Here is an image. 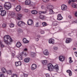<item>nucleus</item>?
<instances>
[{
  "instance_id": "obj_34",
  "label": "nucleus",
  "mask_w": 77,
  "mask_h": 77,
  "mask_svg": "<svg viewBox=\"0 0 77 77\" xmlns=\"http://www.w3.org/2000/svg\"><path fill=\"white\" fill-rule=\"evenodd\" d=\"M43 27H45L47 26V24L46 22H44L42 23Z\"/></svg>"
},
{
  "instance_id": "obj_38",
  "label": "nucleus",
  "mask_w": 77,
  "mask_h": 77,
  "mask_svg": "<svg viewBox=\"0 0 77 77\" xmlns=\"http://www.w3.org/2000/svg\"><path fill=\"white\" fill-rule=\"evenodd\" d=\"M39 22L36 23L35 26L37 27H39Z\"/></svg>"
},
{
  "instance_id": "obj_50",
  "label": "nucleus",
  "mask_w": 77,
  "mask_h": 77,
  "mask_svg": "<svg viewBox=\"0 0 77 77\" xmlns=\"http://www.w3.org/2000/svg\"><path fill=\"white\" fill-rule=\"evenodd\" d=\"M11 15H15V13H14L12 12V13H11Z\"/></svg>"
},
{
  "instance_id": "obj_42",
  "label": "nucleus",
  "mask_w": 77,
  "mask_h": 77,
  "mask_svg": "<svg viewBox=\"0 0 77 77\" xmlns=\"http://www.w3.org/2000/svg\"><path fill=\"white\" fill-rule=\"evenodd\" d=\"M46 77H50V74L48 73L46 74Z\"/></svg>"
},
{
  "instance_id": "obj_5",
  "label": "nucleus",
  "mask_w": 77,
  "mask_h": 77,
  "mask_svg": "<svg viewBox=\"0 0 77 77\" xmlns=\"http://www.w3.org/2000/svg\"><path fill=\"white\" fill-rule=\"evenodd\" d=\"M17 24L19 26H23L25 24V23L22 21H20L18 22Z\"/></svg>"
},
{
  "instance_id": "obj_58",
  "label": "nucleus",
  "mask_w": 77,
  "mask_h": 77,
  "mask_svg": "<svg viewBox=\"0 0 77 77\" xmlns=\"http://www.w3.org/2000/svg\"><path fill=\"white\" fill-rule=\"evenodd\" d=\"M69 61H70V63H72V60H71L70 59V60Z\"/></svg>"
},
{
  "instance_id": "obj_52",
  "label": "nucleus",
  "mask_w": 77,
  "mask_h": 77,
  "mask_svg": "<svg viewBox=\"0 0 77 77\" xmlns=\"http://www.w3.org/2000/svg\"><path fill=\"white\" fill-rule=\"evenodd\" d=\"M35 40H36V41L38 42L39 41V38H37Z\"/></svg>"
},
{
  "instance_id": "obj_3",
  "label": "nucleus",
  "mask_w": 77,
  "mask_h": 77,
  "mask_svg": "<svg viewBox=\"0 0 77 77\" xmlns=\"http://www.w3.org/2000/svg\"><path fill=\"white\" fill-rule=\"evenodd\" d=\"M4 6L6 10L8 11L9 9L11 8V4L8 2H5L4 5Z\"/></svg>"
},
{
  "instance_id": "obj_28",
  "label": "nucleus",
  "mask_w": 77,
  "mask_h": 77,
  "mask_svg": "<svg viewBox=\"0 0 77 77\" xmlns=\"http://www.w3.org/2000/svg\"><path fill=\"white\" fill-rule=\"evenodd\" d=\"M7 72L8 75H11L12 73V71L11 70H8L7 71Z\"/></svg>"
},
{
  "instance_id": "obj_2",
  "label": "nucleus",
  "mask_w": 77,
  "mask_h": 77,
  "mask_svg": "<svg viewBox=\"0 0 77 77\" xmlns=\"http://www.w3.org/2000/svg\"><path fill=\"white\" fill-rule=\"evenodd\" d=\"M4 40L6 44H10L12 42V39L9 35H5L4 37Z\"/></svg>"
},
{
  "instance_id": "obj_47",
  "label": "nucleus",
  "mask_w": 77,
  "mask_h": 77,
  "mask_svg": "<svg viewBox=\"0 0 77 77\" xmlns=\"http://www.w3.org/2000/svg\"><path fill=\"white\" fill-rule=\"evenodd\" d=\"M24 77H27V76H28V75H27V74H24Z\"/></svg>"
},
{
  "instance_id": "obj_56",
  "label": "nucleus",
  "mask_w": 77,
  "mask_h": 77,
  "mask_svg": "<svg viewBox=\"0 0 77 77\" xmlns=\"http://www.w3.org/2000/svg\"><path fill=\"white\" fill-rule=\"evenodd\" d=\"M37 37L38 38H40V37H41V36H40V35H38L37 36Z\"/></svg>"
},
{
  "instance_id": "obj_22",
  "label": "nucleus",
  "mask_w": 77,
  "mask_h": 77,
  "mask_svg": "<svg viewBox=\"0 0 77 77\" xmlns=\"http://www.w3.org/2000/svg\"><path fill=\"white\" fill-rule=\"evenodd\" d=\"M23 15L21 14H18L17 19L19 20H21V18L22 17Z\"/></svg>"
},
{
  "instance_id": "obj_1",
  "label": "nucleus",
  "mask_w": 77,
  "mask_h": 77,
  "mask_svg": "<svg viewBox=\"0 0 77 77\" xmlns=\"http://www.w3.org/2000/svg\"><path fill=\"white\" fill-rule=\"evenodd\" d=\"M48 70L49 71H53L54 68H55V69L57 71L59 70V67L58 65H55V66L54 67L52 64L49 63L48 64Z\"/></svg>"
},
{
  "instance_id": "obj_46",
  "label": "nucleus",
  "mask_w": 77,
  "mask_h": 77,
  "mask_svg": "<svg viewBox=\"0 0 77 77\" xmlns=\"http://www.w3.org/2000/svg\"><path fill=\"white\" fill-rule=\"evenodd\" d=\"M0 77H5L3 74H1L0 75Z\"/></svg>"
},
{
  "instance_id": "obj_27",
  "label": "nucleus",
  "mask_w": 77,
  "mask_h": 77,
  "mask_svg": "<svg viewBox=\"0 0 77 77\" xmlns=\"http://www.w3.org/2000/svg\"><path fill=\"white\" fill-rule=\"evenodd\" d=\"M39 18L40 19H41V20H44L45 19V16L43 15H41L39 16Z\"/></svg>"
},
{
  "instance_id": "obj_61",
  "label": "nucleus",
  "mask_w": 77,
  "mask_h": 77,
  "mask_svg": "<svg viewBox=\"0 0 77 77\" xmlns=\"http://www.w3.org/2000/svg\"><path fill=\"white\" fill-rule=\"evenodd\" d=\"M11 1H12V2H14V1H15V0H11Z\"/></svg>"
},
{
  "instance_id": "obj_41",
  "label": "nucleus",
  "mask_w": 77,
  "mask_h": 77,
  "mask_svg": "<svg viewBox=\"0 0 77 77\" xmlns=\"http://www.w3.org/2000/svg\"><path fill=\"white\" fill-rule=\"evenodd\" d=\"M2 10H3V7L1 6H0V12L2 11Z\"/></svg>"
},
{
  "instance_id": "obj_53",
  "label": "nucleus",
  "mask_w": 77,
  "mask_h": 77,
  "mask_svg": "<svg viewBox=\"0 0 77 77\" xmlns=\"http://www.w3.org/2000/svg\"><path fill=\"white\" fill-rule=\"evenodd\" d=\"M75 47H77V43H75Z\"/></svg>"
},
{
  "instance_id": "obj_26",
  "label": "nucleus",
  "mask_w": 77,
  "mask_h": 77,
  "mask_svg": "<svg viewBox=\"0 0 77 77\" xmlns=\"http://www.w3.org/2000/svg\"><path fill=\"white\" fill-rule=\"evenodd\" d=\"M49 11L50 14H54V12L53 11V9H49Z\"/></svg>"
},
{
  "instance_id": "obj_37",
  "label": "nucleus",
  "mask_w": 77,
  "mask_h": 77,
  "mask_svg": "<svg viewBox=\"0 0 77 77\" xmlns=\"http://www.w3.org/2000/svg\"><path fill=\"white\" fill-rule=\"evenodd\" d=\"M6 26H7V25H6V24L5 23H3L2 24V27H6Z\"/></svg>"
},
{
  "instance_id": "obj_25",
  "label": "nucleus",
  "mask_w": 77,
  "mask_h": 77,
  "mask_svg": "<svg viewBox=\"0 0 77 77\" xmlns=\"http://www.w3.org/2000/svg\"><path fill=\"white\" fill-rule=\"evenodd\" d=\"M71 6L72 8H74L76 9L77 8V4H72Z\"/></svg>"
},
{
  "instance_id": "obj_59",
  "label": "nucleus",
  "mask_w": 77,
  "mask_h": 77,
  "mask_svg": "<svg viewBox=\"0 0 77 77\" xmlns=\"http://www.w3.org/2000/svg\"><path fill=\"white\" fill-rule=\"evenodd\" d=\"M73 49L74 50H76V48H73Z\"/></svg>"
},
{
  "instance_id": "obj_39",
  "label": "nucleus",
  "mask_w": 77,
  "mask_h": 77,
  "mask_svg": "<svg viewBox=\"0 0 77 77\" xmlns=\"http://www.w3.org/2000/svg\"><path fill=\"white\" fill-rule=\"evenodd\" d=\"M40 33L41 34H44V33H45V32L43 30H41L40 31Z\"/></svg>"
},
{
  "instance_id": "obj_40",
  "label": "nucleus",
  "mask_w": 77,
  "mask_h": 77,
  "mask_svg": "<svg viewBox=\"0 0 77 77\" xmlns=\"http://www.w3.org/2000/svg\"><path fill=\"white\" fill-rule=\"evenodd\" d=\"M43 2H45L46 3L47 2H49V0H42Z\"/></svg>"
},
{
  "instance_id": "obj_23",
  "label": "nucleus",
  "mask_w": 77,
  "mask_h": 77,
  "mask_svg": "<svg viewBox=\"0 0 77 77\" xmlns=\"http://www.w3.org/2000/svg\"><path fill=\"white\" fill-rule=\"evenodd\" d=\"M30 59L29 58H26L24 59V61L26 63H28L30 61Z\"/></svg>"
},
{
  "instance_id": "obj_17",
  "label": "nucleus",
  "mask_w": 77,
  "mask_h": 77,
  "mask_svg": "<svg viewBox=\"0 0 77 77\" xmlns=\"http://www.w3.org/2000/svg\"><path fill=\"white\" fill-rule=\"evenodd\" d=\"M31 13L34 15H36L38 14V11L36 10H33L31 11Z\"/></svg>"
},
{
  "instance_id": "obj_6",
  "label": "nucleus",
  "mask_w": 77,
  "mask_h": 77,
  "mask_svg": "<svg viewBox=\"0 0 77 77\" xmlns=\"http://www.w3.org/2000/svg\"><path fill=\"white\" fill-rule=\"evenodd\" d=\"M37 66L35 64H33L32 65L31 67V69L32 70H35Z\"/></svg>"
},
{
  "instance_id": "obj_63",
  "label": "nucleus",
  "mask_w": 77,
  "mask_h": 77,
  "mask_svg": "<svg viewBox=\"0 0 77 77\" xmlns=\"http://www.w3.org/2000/svg\"><path fill=\"white\" fill-rule=\"evenodd\" d=\"M1 56V52H0V56Z\"/></svg>"
},
{
  "instance_id": "obj_19",
  "label": "nucleus",
  "mask_w": 77,
  "mask_h": 77,
  "mask_svg": "<svg viewBox=\"0 0 77 77\" xmlns=\"http://www.w3.org/2000/svg\"><path fill=\"white\" fill-rule=\"evenodd\" d=\"M23 41L24 44H27V43H29V41L25 38H24L23 39Z\"/></svg>"
},
{
  "instance_id": "obj_9",
  "label": "nucleus",
  "mask_w": 77,
  "mask_h": 77,
  "mask_svg": "<svg viewBox=\"0 0 77 77\" xmlns=\"http://www.w3.org/2000/svg\"><path fill=\"white\" fill-rule=\"evenodd\" d=\"M25 4L26 5H29L31 4V1L30 0H26Z\"/></svg>"
},
{
  "instance_id": "obj_43",
  "label": "nucleus",
  "mask_w": 77,
  "mask_h": 77,
  "mask_svg": "<svg viewBox=\"0 0 77 77\" xmlns=\"http://www.w3.org/2000/svg\"><path fill=\"white\" fill-rule=\"evenodd\" d=\"M41 8L42 9H44V8H45V7H44V5H42L41 6Z\"/></svg>"
},
{
  "instance_id": "obj_11",
  "label": "nucleus",
  "mask_w": 77,
  "mask_h": 77,
  "mask_svg": "<svg viewBox=\"0 0 77 77\" xmlns=\"http://www.w3.org/2000/svg\"><path fill=\"white\" fill-rule=\"evenodd\" d=\"M43 54L45 56H48L49 54V52L48 51V50L47 49H45L43 52Z\"/></svg>"
},
{
  "instance_id": "obj_10",
  "label": "nucleus",
  "mask_w": 77,
  "mask_h": 77,
  "mask_svg": "<svg viewBox=\"0 0 77 77\" xmlns=\"http://www.w3.org/2000/svg\"><path fill=\"white\" fill-rule=\"evenodd\" d=\"M66 8H67V6L66 5H62L61 6V9L63 11H65V10H66Z\"/></svg>"
},
{
  "instance_id": "obj_4",
  "label": "nucleus",
  "mask_w": 77,
  "mask_h": 77,
  "mask_svg": "<svg viewBox=\"0 0 77 77\" xmlns=\"http://www.w3.org/2000/svg\"><path fill=\"white\" fill-rule=\"evenodd\" d=\"M28 25L29 26H32V25H33V21L31 19H29L27 21Z\"/></svg>"
},
{
  "instance_id": "obj_30",
  "label": "nucleus",
  "mask_w": 77,
  "mask_h": 77,
  "mask_svg": "<svg viewBox=\"0 0 77 77\" xmlns=\"http://www.w3.org/2000/svg\"><path fill=\"white\" fill-rule=\"evenodd\" d=\"M18 58L19 60H21L23 59V58L22 57V56L20 54H19L18 55Z\"/></svg>"
},
{
  "instance_id": "obj_14",
  "label": "nucleus",
  "mask_w": 77,
  "mask_h": 77,
  "mask_svg": "<svg viewBox=\"0 0 77 77\" xmlns=\"http://www.w3.org/2000/svg\"><path fill=\"white\" fill-rule=\"evenodd\" d=\"M15 65L16 66H20V65H21V62L20 61L16 62L15 63Z\"/></svg>"
},
{
  "instance_id": "obj_8",
  "label": "nucleus",
  "mask_w": 77,
  "mask_h": 77,
  "mask_svg": "<svg viewBox=\"0 0 77 77\" xmlns=\"http://www.w3.org/2000/svg\"><path fill=\"white\" fill-rule=\"evenodd\" d=\"M63 19V17L62 16V15L61 14H59L57 15V20H62V19Z\"/></svg>"
},
{
  "instance_id": "obj_32",
  "label": "nucleus",
  "mask_w": 77,
  "mask_h": 77,
  "mask_svg": "<svg viewBox=\"0 0 77 77\" xmlns=\"http://www.w3.org/2000/svg\"><path fill=\"white\" fill-rule=\"evenodd\" d=\"M2 71L3 73H5V72L6 71V70L5 69V68H3L2 69Z\"/></svg>"
},
{
  "instance_id": "obj_54",
  "label": "nucleus",
  "mask_w": 77,
  "mask_h": 77,
  "mask_svg": "<svg viewBox=\"0 0 77 77\" xmlns=\"http://www.w3.org/2000/svg\"><path fill=\"white\" fill-rule=\"evenodd\" d=\"M71 15H69V18H70V19H71Z\"/></svg>"
},
{
  "instance_id": "obj_51",
  "label": "nucleus",
  "mask_w": 77,
  "mask_h": 77,
  "mask_svg": "<svg viewBox=\"0 0 77 77\" xmlns=\"http://www.w3.org/2000/svg\"><path fill=\"white\" fill-rule=\"evenodd\" d=\"M4 46H5L4 45H3V44H2V45H1V47L2 48L4 47Z\"/></svg>"
},
{
  "instance_id": "obj_20",
  "label": "nucleus",
  "mask_w": 77,
  "mask_h": 77,
  "mask_svg": "<svg viewBox=\"0 0 77 77\" xmlns=\"http://www.w3.org/2000/svg\"><path fill=\"white\" fill-rule=\"evenodd\" d=\"M52 24L54 26H56L58 25V22L57 21H55L53 22Z\"/></svg>"
},
{
  "instance_id": "obj_29",
  "label": "nucleus",
  "mask_w": 77,
  "mask_h": 77,
  "mask_svg": "<svg viewBox=\"0 0 77 77\" xmlns=\"http://www.w3.org/2000/svg\"><path fill=\"white\" fill-rule=\"evenodd\" d=\"M48 8H49L50 9H52L54 8V7L53 5H51L50 4H49V5L48 6Z\"/></svg>"
},
{
  "instance_id": "obj_24",
  "label": "nucleus",
  "mask_w": 77,
  "mask_h": 77,
  "mask_svg": "<svg viewBox=\"0 0 77 77\" xmlns=\"http://www.w3.org/2000/svg\"><path fill=\"white\" fill-rule=\"evenodd\" d=\"M66 72L69 73V76L72 75V72H71V71L70 70H67L66 71Z\"/></svg>"
},
{
  "instance_id": "obj_60",
  "label": "nucleus",
  "mask_w": 77,
  "mask_h": 77,
  "mask_svg": "<svg viewBox=\"0 0 77 77\" xmlns=\"http://www.w3.org/2000/svg\"><path fill=\"white\" fill-rule=\"evenodd\" d=\"M24 55L25 56H27V54L26 53L24 54Z\"/></svg>"
},
{
  "instance_id": "obj_57",
  "label": "nucleus",
  "mask_w": 77,
  "mask_h": 77,
  "mask_svg": "<svg viewBox=\"0 0 77 77\" xmlns=\"http://www.w3.org/2000/svg\"><path fill=\"white\" fill-rule=\"evenodd\" d=\"M71 33H69L68 34V35H69V36H71Z\"/></svg>"
},
{
  "instance_id": "obj_64",
  "label": "nucleus",
  "mask_w": 77,
  "mask_h": 77,
  "mask_svg": "<svg viewBox=\"0 0 77 77\" xmlns=\"http://www.w3.org/2000/svg\"><path fill=\"white\" fill-rule=\"evenodd\" d=\"M8 12H9V11H7V13H8Z\"/></svg>"
},
{
  "instance_id": "obj_13",
  "label": "nucleus",
  "mask_w": 77,
  "mask_h": 77,
  "mask_svg": "<svg viewBox=\"0 0 77 77\" xmlns=\"http://www.w3.org/2000/svg\"><path fill=\"white\" fill-rule=\"evenodd\" d=\"M59 60L61 62H62L65 59V57L63 56H60L59 57Z\"/></svg>"
},
{
  "instance_id": "obj_48",
  "label": "nucleus",
  "mask_w": 77,
  "mask_h": 77,
  "mask_svg": "<svg viewBox=\"0 0 77 77\" xmlns=\"http://www.w3.org/2000/svg\"><path fill=\"white\" fill-rule=\"evenodd\" d=\"M24 11H25V12H28V10L25 9L24 10Z\"/></svg>"
},
{
  "instance_id": "obj_21",
  "label": "nucleus",
  "mask_w": 77,
  "mask_h": 77,
  "mask_svg": "<svg viewBox=\"0 0 77 77\" xmlns=\"http://www.w3.org/2000/svg\"><path fill=\"white\" fill-rule=\"evenodd\" d=\"M21 46V43H20V42H17L16 44V47L19 48Z\"/></svg>"
},
{
  "instance_id": "obj_7",
  "label": "nucleus",
  "mask_w": 77,
  "mask_h": 77,
  "mask_svg": "<svg viewBox=\"0 0 77 77\" xmlns=\"http://www.w3.org/2000/svg\"><path fill=\"white\" fill-rule=\"evenodd\" d=\"M71 41H72V40L71 38H67L66 39L65 42L66 44H69V43H70L71 42Z\"/></svg>"
},
{
  "instance_id": "obj_16",
  "label": "nucleus",
  "mask_w": 77,
  "mask_h": 77,
  "mask_svg": "<svg viewBox=\"0 0 77 77\" xmlns=\"http://www.w3.org/2000/svg\"><path fill=\"white\" fill-rule=\"evenodd\" d=\"M21 7L20 5H18L16 8V10L17 11H20L21 10Z\"/></svg>"
},
{
  "instance_id": "obj_62",
  "label": "nucleus",
  "mask_w": 77,
  "mask_h": 77,
  "mask_svg": "<svg viewBox=\"0 0 77 77\" xmlns=\"http://www.w3.org/2000/svg\"><path fill=\"white\" fill-rule=\"evenodd\" d=\"M1 1H5V0H0Z\"/></svg>"
},
{
  "instance_id": "obj_31",
  "label": "nucleus",
  "mask_w": 77,
  "mask_h": 77,
  "mask_svg": "<svg viewBox=\"0 0 77 77\" xmlns=\"http://www.w3.org/2000/svg\"><path fill=\"white\" fill-rule=\"evenodd\" d=\"M47 10H46V11H39V13L40 14H45V13H47Z\"/></svg>"
},
{
  "instance_id": "obj_33",
  "label": "nucleus",
  "mask_w": 77,
  "mask_h": 77,
  "mask_svg": "<svg viewBox=\"0 0 77 77\" xmlns=\"http://www.w3.org/2000/svg\"><path fill=\"white\" fill-rule=\"evenodd\" d=\"M77 2V0H71L69 1L68 2L69 4H70L71 2Z\"/></svg>"
},
{
  "instance_id": "obj_44",
  "label": "nucleus",
  "mask_w": 77,
  "mask_h": 77,
  "mask_svg": "<svg viewBox=\"0 0 77 77\" xmlns=\"http://www.w3.org/2000/svg\"><path fill=\"white\" fill-rule=\"evenodd\" d=\"M72 23H77V20L76 21H72Z\"/></svg>"
},
{
  "instance_id": "obj_18",
  "label": "nucleus",
  "mask_w": 77,
  "mask_h": 77,
  "mask_svg": "<svg viewBox=\"0 0 77 77\" xmlns=\"http://www.w3.org/2000/svg\"><path fill=\"white\" fill-rule=\"evenodd\" d=\"M42 63L43 65H46L47 64V61L46 60H43L42 61Z\"/></svg>"
},
{
  "instance_id": "obj_15",
  "label": "nucleus",
  "mask_w": 77,
  "mask_h": 77,
  "mask_svg": "<svg viewBox=\"0 0 77 77\" xmlns=\"http://www.w3.org/2000/svg\"><path fill=\"white\" fill-rule=\"evenodd\" d=\"M54 40L53 39L51 38L49 40V44H54Z\"/></svg>"
},
{
  "instance_id": "obj_45",
  "label": "nucleus",
  "mask_w": 77,
  "mask_h": 77,
  "mask_svg": "<svg viewBox=\"0 0 77 77\" xmlns=\"http://www.w3.org/2000/svg\"><path fill=\"white\" fill-rule=\"evenodd\" d=\"M75 17H77V11H76V12L75 13Z\"/></svg>"
},
{
  "instance_id": "obj_12",
  "label": "nucleus",
  "mask_w": 77,
  "mask_h": 77,
  "mask_svg": "<svg viewBox=\"0 0 77 77\" xmlns=\"http://www.w3.org/2000/svg\"><path fill=\"white\" fill-rule=\"evenodd\" d=\"M6 14V12L5 10H3L1 11V15L2 16H5Z\"/></svg>"
},
{
  "instance_id": "obj_49",
  "label": "nucleus",
  "mask_w": 77,
  "mask_h": 77,
  "mask_svg": "<svg viewBox=\"0 0 77 77\" xmlns=\"http://www.w3.org/2000/svg\"><path fill=\"white\" fill-rule=\"evenodd\" d=\"M54 49L55 50H57V47H54Z\"/></svg>"
},
{
  "instance_id": "obj_36",
  "label": "nucleus",
  "mask_w": 77,
  "mask_h": 77,
  "mask_svg": "<svg viewBox=\"0 0 77 77\" xmlns=\"http://www.w3.org/2000/svg\"><path fill=\"white\" fill-rule=\"evenodd\" d=\"M15 25H14V24L11 23H10V26L11 27H14V26Z\"/></svg>"
},
{
  "instance_id": "obj_35",
  "label": "nucleus",
  "mask_w": 77,
  "mask_h": 77,
  "mask_svg": "<svg viewBox=\"0 0 77 77\" xmlns=\"http://www.w3.org/2000/svg\"><path fill=\"white\" fill-rule=\"evenodd\" d=\"M11 77H17V75L16 74H13L11 75Z\"/></svg>"
},
{
  "instance_id": "obj_55",
  "label": "nucleus",
  "mask_w": 77,
  "mask_h": 77,
  "mask_svg": "<svg viewBox=\"0 0 77 77\" xmlns=\"http://www.w3.org/2000/svg\"><path fill=\"white\" fill-rule=\"evenodd\" d=\"M24 51H27V49L26 48L24 50Z\"/></svg>"
}]
</instances>
